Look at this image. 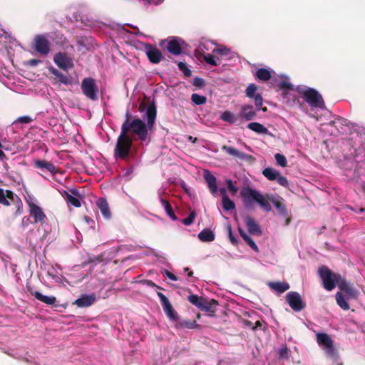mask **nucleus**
<instances>
[{
	"instance_id": "20",
	"label": "nucleus",
	"mask_w": 365,
	"mask_h": 365,
	"mask_svg": "<svg viewBox=\"0 0 365 365\" xmlns=\"http://www.w3.org/2000/svg\"><path fill=\"white\" fill-rule=\"evenodd\" d=\"M203 176L210 190L213 195H215L217 192L216 178L207 170H204Z\"/></svg>"
},
{
	"instance_id": "24",
	"label": "nucleus",
	"mask_w": 365,
	"mask_h": 365,
	"mask_svg": "<svg viewBox=\"0 0 365 365\" xmlns=\"http://www.w3.org/2000/svg\"><path fill=\"white\" fill-rule=\"evenodd\" d=\"M97 206L101 210L102 215L105 218L108 219L110 217V212L107 201L105 199L101 198L97 201Z\"/></svg>"
},
{
	"instance_id": "17",
	"label": "nucleus",
	"mask_w": 365,
	"mask_h": 365,
	"mask_svg": "<svg viewBox=\"0 0 365 365\" xmlns=\"http://www.w3.org/2000/svg\"><path fill=\"white\" fill-rule=\"evenodd\" d=\"M34 47L36 51L43 55L48 54L50 51L48 42L43 36H38L35 38Z\"/></svg>"
},
{
	"instance_id": "29",
	"label": "nucleus",
	"mask_w": 365,
	"mask_h": 365,
	"mask_svg": "<svg viewBox=\"0 0 365 365\" xmlns=\"http://www.w3.org/2000/svg\"><path fill=\"white\" fill-rule=\"evenodd\" d=\"M14 193L11 191H4L0 188V203L8 206L10 205L9 200L13 199Z\"/></svg>"
},
{
	"instance_id": "49",
	"label": "nucleus",
	"mask_w": 365,
	"mask_h": 365,
	"mask_svg": "<svg viewBox=\"0 0 365 365\" xmlns=\"http://www.w3.org/2000/svg\"><path fill=\"white\" fill-rule=\"evenodd\" d=\"M182 326L188 329H194L197 327V323L195 321H184L182 322Z\"/></svg>"
},
{
	"instance_id": "19",
	"label": "nucleus",
	"mask_w": 365,
	"mask_h": 365,
	"mask_svg": "<svg viewBox=\"0 0 365 365\" xmlns=\"http://www.w3.org/2000/svg\"><path fill=\"white\" fill-rule=\"evenodd\" d=\"M96 300V296L93 294H84L77 299L73 304L78 307H88L93 304Z\"/></svg>"
},
{
	"instance_id": "63",
	"label": "nucleus",
	"mask_w": 365,
	"mask_h": 365,
	"mask_svg": "<svg viewBox=\"0 0 365 365\" xmlns=\"http://www.w3.org/2000/svg\"><path fill=\"white\" fill-rule=\"evenodd\" d=\"M163 1H164V0H155L153 3L155 5H159V4H162Z\"/></svg>"
},
{
	"instance_id": "59",
	"label": "nucleus",
	"mask_w": 365,
	"mask_h": 365,
	"mask_svg": "<svg viewBox=\"0 0 365 365\" xmlns=\"http://www.w3.org/2000/svg\"><path fill=\"white\" fill-rule=\"evenodd\" d=\"M246 94L248 97L251 98V84H250L246 88Z\"/></svg>"
},
{
	"instance_id": "64",
	"label": "nucleus",
	"mask_w": 365,
	"mask_h": 365,
	"mask_svg": "<svg viewBox=\"0 0 365 365\" xmlns=\"http://www.w3.org/2000/svg\"><path fill=\"white\" fill-rule=\"evenodd\" d=\"M252 250H255V251H257V252L258 251V247H257V245H256V244H255V243H254L253 242H252Z\"/></svg>"
},
{
	"instance_id": "32",
	"label": "nucleus",
	"mask_w": 365,
	"mask_h": 365,
	"mask_svg": "<svg viewBox=\"0 0 365 365\" xmlns=\"http://www.w3.org/2000/svg\"><path fill=\"white\" fill-rule=\"evenodd\" d=\"M220 118L223 121L228 122L230 123H234L237 120V117L235 116V115L227 110L221 113Z\"/></svg>"
},
{
	"instance_id": "28",
	"label": "nucleus",
	"mask_w": 365,
	"mask_h": 365,
	"mask_svg": "<svg viewBox=\"0 0 365 365\" xmlns=\"http://www.w3.org/2000/svg\"><path fill=\"white\" fill-rule=\"evenodd\" d=\"M198 238L202 242H210L215 240V234L212 231L205 229L198 234Z\"/></svg>"
},
{
	"instance_id": "60",
	"label": "nucleus",
	"mask_w": 365,
	"mask_h": 365,
	"mask_svg": "<svg viewBox=\"0 0 365 365\" xmlns=\"http://www.w3.org/2000/svg\"><path fill=\"white\" fill-rule=\"evenodd\" d=\"M220 192L221 195H222V197H227L226 195V189L224 187H222L220 189Z\"/></svg>"
},
{
	"instance_id": "57",
	"label": "nucleus",
	"mask_w": 365,
	"mask_h": 365,
	"mask_svg": "<svg viewBox=\"0 0 365 365\" xmlns=\"http://www.w3.org/2000/svg\"><path fill=\"white\" fill-rule=\"evenodd\" d=\"M258 327L261 328L262 329H264L265 326H264V323H262V322L257 321L255 322V327H252V330H256Z\"/></svg>"
},
{
	"instance_id": "39",
	"label": "nucleus",
	"mask_w": 365,
	"mask_h": 365,
	"mask_svg": "<svg viewBox=\"0 0 365 365\" xmlns=\"http://www.w3.org/2000/svg\"><path fill=\"white\" fill-rule=\"evenodd\" d=\"M222 207L226 211L233 210L235 203L228 197H222Z\"/></svg>"
},
{
	"instance_id": "58",
	"label": "nucleus",
	"mask_w": 365,
	"mask_h": 365,
	"mask_svg": "<svg viewBox=\"0 0 365 365\" xmlns=\"http://www.w3.org/2000/svg\"><path fill=\"white\" fill-rule=\"evenodd\" d=\"M166 213L170 217V218L173 220H177V217L175 215V214L173 213V210H172V208L170 210V212H166Z\"/></svg>"
},
{
	"instance_id": "9",
	"label": "nucleus",
	"mask_w": 365,
	"mask_h": 365,
	"mask_svg": "<svg viewBox=\"0 0 365 365\" xmlns=\"http://www.w3.org/2000/svg\"><path fill=\"white\" fill-rule=\"evenodd\" d=\"M273 197L272 195H264L260 192L252 190V202H256L264 211L269 212L271 210V200L270 198Z\"/></svg>"
},
{
	"instance_id": "54",
	"label": "nucleus",
	"mask_w": 365,
	"mask_h": 365,
	"mask_svg": "<svg viewBox=\"0 0 365 365\" xmlns=\"http://www.w3.org/2000/svg\"><path fill=\"white\" fill-rule=\"evenodd\" d=\"M17 120L20 123H29L31 120V119L29 116H21Z\"/></svg>"
},
{
	"instance_id": "27",
	"label": "nucleus",
	"mask_w": 365,
	"mask_h": 365,
	"mask_svg": "<svg viewBox=\"0 0 365 365\" xmlns=\"http://www.w3.org/2000/svg\"><path fill=\"white\" fill-rule=\"evenodd\" d=\"M245 223H246V226L247 228L248 234H247L245 231H243V230L242 229V227L240 226L239 227V232H240L241 236L243 237V239L247 243V245L251 246V237L249 235L251 233V218L247 217L245 220Z\"/></svg>"
},
{
	"instance_id": "14",
	"label": "nucleus",
	"mask_w": 365,
	"mask_h": 365,
	"mask_svg": "<svg viewBox=\"0 0 365 365\" xmlns=\"http://www.w3.org/2000/svg\"><path fill=\"white\" fill-rule=\"evenodd\" d=\"M55 63L61 69L68 70L73 66V59L65 53H58L53 58Z\"/></svg>"
},
{
	"instance_id": "62",
	"label": "nucleus",
	"mask_w": 365,
	"mask_h": 365,
	"mask_svg": "<svg viewBox=\"0 0 365 365\" xmlns=\"http://www.w3.org/2000/svg\"><path fill=\"white\" fill-rule=\"evenodd\" d=\"M188 140L190 141H191L192 143H195L197 141V138H193L192 136H188Z\"/></svg>"
},
{
	"instance_id": "50",
	"label": "nucleus",
	"mask_w": 365,
	"mask_h": 365,
	"mask_svg": "<svg viewBox=\"0 0 365 365\" xmlns=\"http://www.w3.org/2000/svg\"><path fill=\"white\" fill-rule=\"evenodd\" d=\"M193 85H195L197 87L202 88L205 85V82L204 79L201 78L196 77L193 80Z\"/></svg>"
},
{
	"instance_id": "16",
	"label": "nucleus",
	"mask_w": 365,
	"mask_h": 365,
	"mask_svg": "<svg viewBox=\"0 0 365 365\" xmlns=\"http://www.w3.org/2000/svg\"><path fill=\"white\" fill-rule=\"evenodd\" d=\"M338 287L346 294L348 299H356L359 296V292L344 279L339 281Z\"/></svg>"
},
{
	"instance_id": "2",
	"label": "nucleus",
	"mask_w": 365,
	"mask_h": 365,
	"mask_svg": "<svg viewBox=\"0 0 365 365\" xmlns=\"http://www.w3.org/2000/svg\"><path fill=\"white\" fill-rule=\"evenodd\" d=\"M277 85L282 89L285 90L283 93L284 98H288L287 95L290 91H296L302 96L304 101L312 107L320 109L324 108V103L322 96L314 89L305 87H297L296 88L290 83L287 76H282L281 81Z\"/></svg>"
},
{
	"instance_id": "56",
	"label": "nucleus",
	"mask_w": 365,
	"mask_h": 365,
	"mask_svg": "<svg viewBox=\"0 0 365 365\" xmlns=\"http://www.w3.org/2000/svg\"><path fill=\"white\" fill-rule=\"evenodd\" d=\"M260 233L259 227L252 222V235H257Z\"/></svg>"
},
{
	"instance_id": "55",
	"label": "nucleus",
	"mask_w": 365,
	"mask_h": 365,
	"mask_svg": "<svg viewBox=\"0 0 365 365\" xmlns=\"http://www.w3.org/2000/svg\"><path fill=\"white\" fill-rule=\"evenodd\" d=\"M228 234H229V238H230V240L231 241V242L232 244H235L237 242V240L232 232V230H231L230 227H228Z\"/></svg>"
},
{
	"instance_id": "7",
	"label": "nucleus",
	"mask_w": 365,
	"mask_h": 365,
	"mask_svg": "<svg viewBox=\"0 0 365 365\" xmlns=\"http://www.w3.org/2000/svg\"><path fill=\"white\" fill-rule=\"evenodd\" d=\"M319 274L322 280L324 287L328 290H332L336 285L339 286V281L342 277L339 274H334L326 267L319 269Z\"/></svg>"
},
{
	"instance_id": "21",
	"label": "nucleus",
	"mask_w": 365,
	"mask_h": 365,
	"mask_svg": "<svg viewBox=\"0 0 365 365\" xmlns=\"http://www.w3.org/2000/svg\"><path fill=\"white\" fill-rule=\"evenodd\" d=\"M30 293L36 299L41 301V302L47 305H53L56 302V299L55 297L44 295L38 291H31Z\"/></svg>"
},
{
	"instance_id": "26",
	"label": "nucleus",
	"mask_w": 365,
	"mask_h": 365,
	"mask_svg": "<svg viewBox=\"0 0 365 365\" xmlns=\"http://www.w3.org/2000/svg\"><path fill=\"white\" fill-rule=\"evenodd\" d=\"M35 165L40 169H46L48 171H49L51 173H56V168L55 166L46 160H36L34 161Z\"/></svg>"
},
{
	"instance_id": "13",
	"label": "nucleus",
	"mask_w": 365,
	"mask_h": 365,
	"mask_svg": "<svg viewBox=\"0 0 365 365\" xmlns=\"http://www.w3.org/2000/svg\"><path fill=\"white\" fill-rule=\"evenodd\" d=\"M286 298L290 307L295 312H299L304 309V304L302 300L301 296L297 292H289Z\"/></svg>"
},
{
	"instance_id": "35",
	"label": "nucleus",
	"mask_w": 365,
	"mask_h": 365,
	"mask_svg": "<svg viewBox=\"0 0 365 365\" xmlns=\"http://www.w3.org/2000/svg\"><path fill=\"white\" fill-rule=\"evenodd\" d=\"M241 195L247 206L251 204V188L249 187H244L241 191Z\"/></svg>"
},
{
	"instance_id": "36",
	"label": "nucleus",
	"mask_w": 365,
	"mask_h": 365,
	"mask_svg": "<svg viewBox=\"0 0 365 365\" xmlns=\"http://www.w3.org/2000/svg\"><path fill=\"white\" fill-rule=\"evenodd\" d=\"M252 131L262 135L269 134L267 128L258 123H252Z\"/></svg>"
},
{
	"instance_id": "53",
	"label": "nucleus",
	"mask_w": 365,
	"mask_h": 365,
	"mask_svg": "<svg viewBox=\"0 0 365 365\" xmlns=\"http://www.w3.org/2000/svg\"><path fill=\"white\" fill-rule=\"evenodd\" d=\"M227 183L230 191L232 192L233 194L237 191V188L233 185L232 180H227Z\"/></svg>"
},
{
	"instance_id": "22",
	"label": "nucleus",
	"mask_w": 365,
	"mask_h": 365,
	"mask_svg": "<svg viewBox=\"0 0 365 365\" xmlns=\"http://www.w3.org/2000/svg\"><path fill=\"white\" fill-rule=\"evenodd\" d=\"M215 47H217V46L212 41L205 40L202 41L198 46L199 52L202 53V56L205 55V53L206 51H212Z\"/></svg>"
},
{
	"instance_id": "30",
	"label": "nucleus",
	"mask_w": 365,
	"mask_h": 365,
	"mask_svg": "<svg viewBox=\"0 0 365 365\" xmlns=\"http://www.w3.org/2000/svg\"><path fill=\"white\" fill-rule=\"evenodd\" d=\"M216 303L215 300H212L211 302H207L206 300H204L202 304H200V307L199 309H200L202 311H205L206 312L209 313H214L215 311V306Z\"/></svg>"
},
{
	"instance_id": "52",
	"label": "nucleus",
	"mask_w": 365,
	"mask_h": 365,
	"mask_svg": "<svg viewBox=\"0 0 365 365\" xmlns=\"http://www.w3.org/2000/svg\"><path fill=\"white\" fill-rule=\"evenodd\" d=\"M160 202H161L162 205L163 206V207L165 208V212H168V211L170 212V210L171 209V206H170V203L168 202V201L160 197Z\"/></svg>"
},
{
	"instance_id": "51",
	"label": "nucleus",
	"mask_w": 365,
	"mask_h": 365,
	"mask_svg": "<svg viewBox=\"0 0 365 365\" xmlns=\"http://www.w3.org/2000/svg\"><path fill=\"white\" fill-rule=\"evenodd\" d=\"M163 276L169 278L170 279L173 280V281H177L178 280V278L177 277L171 273L170 272H169L168 270H166V269H164L163 272H162Z\"/></svg>"
},
{
	"instance_id": "6",
	"label": "nucleus",
	"mask_w": 365,
	"mask_h": 365,
	"mask_svg": "<svg viewBox=\"0 0 365 365\" xmlns=\"http://www.w3.org/2000/svg\"><path fill=\"white\" fill-rule=\"evenodd\" d=\"M132 145V140L123 130L118 138L115 148V157L125 159L128 157Z\"/></svg>"
},
{
	"instance_id": "15",
	"label": "nucleus",
	"mask_w": 365,
	"mask_h": 365,
	"mask_svg": "<svg viewBox=\"0 0 365 365\" xmlns=\"http://www.w3.org/2000/svg\"><path fill=\"white\" fill-rule=\"evenodd\" d=\"M145 51L146 55L153 63H158L163 58V56L159 49L151 44H145Z\"/></svg>"
},
{
	"instance_id": "47",
	"label": "nucleus",
	"mask_w": 365,
	"mask_h": 365,
	"mask_svg": "<svg viewBox=\"0 0 365 365\" xmlns=\"http://www.w3.org/2000/svg\"><path fill=\"white\" fill-rule=\"evenodd\" d=\"M241 115L247 120H250L251 118V106H246L242 108Z\"/></svg>"
},
{
	"instance_id": "31",
	"label": "nucleus",
	"mask_w": 365,
	"mask_h": 365,
	"mask_svg": "<svg viewBox=\"0 0 365 365\" xmlns=\"http://www.w3.org/2000/svg\"><path fill=\"white\" fill-rule=\"evenodd\" d=\"M336 300L337 302V304L344 310H348L349 309V305L342 294L341 292H337L336 294Z\"/></svg>"
},
{
	"instance_id": "37",
	"label": "nucleus",
	"mask_w": 365,
	"mask_h": 365,
	"mask_svg": "<svg viewBox=\"0 0 365 365\" xmlns=\"http://www.w3.org/2000/svg\"><path fill=\"white\" fill-rule=\"evenodd\" d=\"M191 101L195 105L200 106L205 104L206 103L207 98L204 96H201L197 93H193L191 96Z\"/></svg>"
},
{
	"instance_id": "33",
	"label": "nucleus",
	"mask_w": 365,
	"mask_h": 365,
	"mask_svg": "<svg viewBox=\"0 0 365 365\" xmlns=\"http://www.w3.org/2000/svg\"><path fill=\"white\" fill-rule=\"evenodd\" d=\"M51 72L58 78V80L62 83L64 85H68L70 83V80L69 78L62 74L61 73H60L58 70L55 69V68H51Z\"/></svg>"
},
{
	"instance_id": "11",
	"label": "nucleus",
	"mask_w": 365,
	"mask_h": 365,
	"mask_svg": "<svg viewBox=\"0 0 365 365\" xmlns=\"http://www.w3.org/2000/svg\"><path fill=\"white\" fill-rule=\"evenodd\" d=\"M158 296L167 317L172 321H177L178 319V314L173 309L168 297L161 292H158Z\"/></svg>"
},
{
	"instance_id": "41",
	"label": "nucleus",
	"mask_w": 365,
	"mask_h": 365,
	"mask_svg": "<svg viewBox=\"0 0 365 365\" xmlns=\"http://www.w3.org/2000/svg\"><path fill=\"white\" fill-rule=\"evenodd\" d=\"M222 150H225L227 153H229L230 155L238 157V158H242L243 154L239 152L237 149L232 147H229L224 145L222 147Z\"/></svg>"
},
{
	"instance_id": "8",
	"label": "nucleus",
	"mask_w": 365,
	"mask_h": 365,
	"mask_svg": "<svg viewBox=\"0 0 365 365\" xmlns=\"http://www.w3.org/2000/svg\"><path fill=\"white\" fill-rule=\"evenodd\" d=\"M83 93L90 100L98 99V88L96 81L92 78H86L81 82Z\"/></svg>"
},
{
	"instance_id": "25",
	"label": "nucleus",
	"mask_w": 365,
	"mask_h": 365,
	"mask_svg": "<svg viewBox=\"0 0 365 365\" xmlns=\"http://www.w3.org/2000/svg\"><path fill=\"white\" fill-rule=\"evenodd\" d=\"M269 287L278 293H283L289 289V285L286 282H269Z\"/></svg>"
},
{
	"instance_id": "48",
	"label": "nucleus",
	"mask_w": 365,
	"mask_h": 365,
	"mask_svg": "<svg viewBox=\"0 0 365 365\" xmlns=\"http://www.w3.org/2000/svg\"><path fill=\"white\" fill-rule=\"evenodd\" d=\"M278 354L280 358L288 359L289 350L286 346H282L278 351Z\"/></svg>"
},
{
	"instance_id": "3",
	"label": "nucleus",
	"mask_w": 365,
	"mask_h": 365,
	"mask_svg": "<svg viewBox=\"0 0 365 365\" xmlns=\"http://www.w3.org/2000/svg\"><path fill=\"white\" fill-rule=\"evenodd\" d=\"M237 57L236 53L225 46H217L212 50V53L203 55V59L209 64L214 66L226 65L227 61Z\"/></svg>"
},
{
	"instance_id": "10",
	"label": "nucleus",
	"mask_w": 365,
	"mask_h": 365,
	"mask_svg": "<svg viewBox=\"0 0 365 365\" xmlns=\"http://www.w3.org/2000/svg\"><path fill=\"white\" fill-rule=\"evenodd\" d=\"M263 175L269 180L277 182L282 186L287 187L289 185L287 178L282 175L280 172L273 168H266L262 171Z\"/></svg>"
},
{
	"instance_id": "4",
	"label": "nucleus",
	"mask_w": 365,
	"mask_h": 365,
	"mask_svg": "<svg viewBox=\"0 0 365 365\" xmlns=\"http://www.w3.org/2000/svg\"><path fill=\"white\" fill-rule=\"evenodd\" d=\"M26 202L29 208L31 217L34 219L35 222H40L41 225L38 229V232L41 235V240H43L47 237L48 231L47 230V225L44 223L46 218L43 210L37 204V201L31 197L26 199Z\"/></svg>"
},
{
	"instance_id": "61",
	"label": "nucleus",
	"mask_w": 365,
	"mask_h": 365,
	"mask_svg": "<svg viewBox=\"0 0 365 365\" xmlns=\"http://www.w3.org/2000/svg\"><path fill=\"white\" fill-rule=\"evenodd\" d=\"M39 62L40 61L38 60L33 59L30 61V64L32 66H36Z\"/></svg>"
},
{
	"instance_id": "43",
	"label": "nucleus",
	"mask_w": 365,
	"mask_h": 365,
	"mask_svg": "<svg viewBox=\"0 0 365 365\" xmlns=\"http://www.w3.org/2000/svg\"><path fill=\"white\" fill-rule=\"evenodd\" d=\"M274 158L277 165L284 168L287 165V160L284 155L280 153H277L274 155Z\"/></svg>"
},
{
	"instance_id": "42",
	"label": "nucleus",
	"mask_w": 365,
	"mask_h": 365,
	"mask_svg": "<svg viewBox=\"0 0 365 365\" xmlns=\"http://www.w3.org/2000/svg\"><path fill=\"white\" fill-rule=\"evenodd\" d=\"M47 277L50 279L51 282L56 284H63V277L61 276L54 274L51 272L48 271Z\"/></svg>"
},
{
	"instance_id": "12",
	"label": "nucleus",
	"mask_w": 365,
	"mask_h": 365,
	"mask_svg": "<svg viewBox=\"0 0 365 365\" xmlns=\"http://www.w3.org/2000/svg\"><path fill=\"white\" fill-rule=\"evenodd\" d=\"M158 296L167 317L172 321H177L178 319V314L173 309L168 297L161 292H158Z\"/></svg>"
},
{
	"instance_id": "40",
	"label": "nucleus",
	"mask_w": 365,
	"mask_h": 365,
	"mask_svg": "<svg viewBox=\"0 0 365 365\" xmlns=\"http://www.w3.org/2000/svg\"><path fill=\"white\" fill-rule=\"evenodd\" d=\"M187 299H188V301L191 304L195 305L198 308H200V304H202V303L205 300L202 298L199 297L197 295H195V294H192V295L188 296Z\"/></svg>"
},
{
	"instance_id": "45",
	"label": "nucleus",
	"mask_w": 365,
	"mask_h": 365,
	"mask_svg": "<svg viewBox=\"0 0 365 365\" xmlns=\"http://www.w3.org/2000/svg\"><path fill=\"white\" fill-rule=\"evenodd\" d=\"M66 199H67V201L70 204L73 205L74 207H81L80 200L77 197L72 196L71 195L68 194V192H66Z\"/></svg>"
},
{
	"instance_id": "1",
	"label": "nucleus",
	"mask_w": 365,
	"mask_h": 365,
	"mask_svg": "<svg viewBox=\"0 0 365 365\" xmlns=\"http://www.w3.org/2000/svg\"><path fill=\"white\" fill-rule=\"evenodd\" d=\"M156 119V108L154 105L148 106L142 115V119L126 120L121 128L126 134L129 132L138 136L141 141H146L149 130H152Z\"/></svg>"
},
{
	"instance_id": "46",
	"label": "nucleus",
	"mask_w": 365,
	"mask_h": 365,
	"mask_svg": "<svg viewBox=\"0 0 365 365\" xmlns=\"http://www.w3.org/2000/svg\"><path fill=\"white\" fill-rule=\"evenodd\" d=\"M195 217H196L195 212L192 211L187 217L182 220V223L185 225H190L194 222Z\"/></svg>"
},
{
	"instance_id": "44",
	"label": "nucleus",
	"mask_w": 365,
	"mask_h": 365,
	"mask_svg": "<svg viewBox=\"0 0 365 365\" xmlns=\"http://www.w3.org/2000/svg\"><path fill=\"white\" fill-rule=\"evenodd\" d=\"M178 66V68L184 73L185 76L190 77L192 75V71L187 63L184 62H179Z\"/></svg>"
},
{
	"instance_id": "5",
	"label": "nucleus",
	"mask_w": 365,
	"mask_h": 365,
	"mask_svg": "<svg viewBox=\"0 0 365 365\" xmlns=\"http://www.w3.org/2000/svg\"><path fill=\"white\" fill-rule=\"evenodd\" d=\"M316 337L318 345L325 352L326 355L334 361L337 360L339 358L338 352L334 346L331 338L325 333H317Z\"/></svg>"
},
{
	"instance_id": "38",
	"label": "nucleus",
	"mask_w": 365,
	"mask_h": 365,
	"mask_svg": "<svg viewBox=\"0 0 365 365\" xmlns=\"http://www.w3.org/2000/svg\"><path fill=\"white\" fill-rule=\"evenodd\" d=\"M257 86L252 84V98H254L255 105L257 110H260L262 106V98L259 96L256 95L254 96L253 93L257 91Z\"/></svg>"
},
{
	"instance_id": "34",
	"label": "nucleus",
	"mask_w": 365,
	"mask_h": 365,
	"mask_svg": "<svg viewBox=\"0 0 365 365\" xmlns=\"http://www.w3.org/2000/svg\"><path fill=\"white\" fill-rule=\"evenodd\" d=\"M271 202L273 203L276 209L280 212L284 213L285 212V207L282 204L281 200L282 198L277 196L273 195V197L270 198Z\"/></svg>"
},
{
	"instance_id": "18",
	"label": "nucleus",
	"mask_w": 365,
	"mask_h": 365,
	"mask_svg": "<svg viewBox=\"0 0 365 365\" xmlns=\"http://www.w3.org/2000/svg\"><path fill=\"white\" fill-rule=\"evenodd\" d=\"M182 41L180 38H173L168 43V51L173 55H179L182 52Z\"/></svg>"
},
{
	"instance_id": "23",
	"label": "nucleus",
	"mask_w": 365,
	"mask_h": 365,
	"mask_svg": "<svg viewBox=\"0 0 365 365\" xmlns=\"http://www.w3.org/2000/svg\"><path fill=\"white\" fill-rule=\"evenodd\" d=\"M274 71L270 68H259L255 73L256 78L259 81H268Z\"/></svg>"
}]
</instances>
